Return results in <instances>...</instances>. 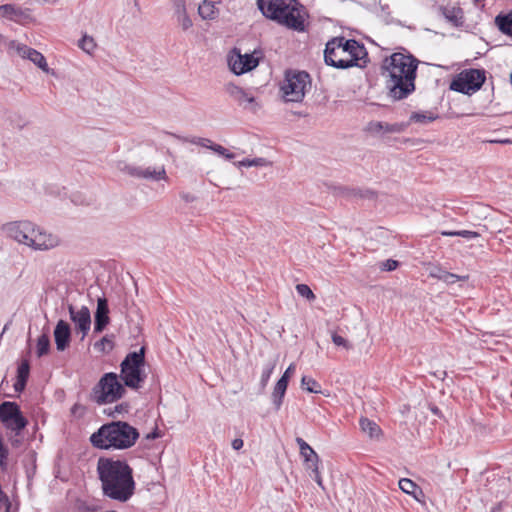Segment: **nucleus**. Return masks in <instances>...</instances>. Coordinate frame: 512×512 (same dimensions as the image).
I'll use <instances>...</instances> for the list:
<instances>
[{
	"mask_svg": "<svg viewBox=\"0 0 512 512\" xmlns=\"http://www.w3.org/2000/svg\"><path fill=\"white\" fill-rule=\"evenodd\" d=\"M97 473L103 495L124 503L134 494L135 481L133 470L127 462L100 457L97 461Z\"/></svg>",
	"mask_w": 512,
	"mask_h": 512,
	"instance_id": "nucleus-1",
	"label": "nucleus"
},
{
	"mask_svg": "<svg viewBox=\"0 0 512 512\" xmlns=\"http://www.w3.org/2000/svg\"><path fill=\"white\" fill-rule=\"evenodd\" d=\"M139 438L136 428L124 421L103 424L90 436L91 444L98 449L124 450L132 447Z\"/></svg>",
	"mask_w": 512,
	"mask_h": 512,
	"instance_id": "nucleus-2",
	"label": "nucleus"
},
{
	"mask_svg": "<svg viewBox=\"0 0 512 512\" xmlns=\"http://www.w3.org/2000/svg\"><path fill=\"white\" fill-rule=\"evenodd\" d=\"M367 55L364 45L354 39L335 37L327 42L324 51L325 63L338 69L358 66V61Z\"/></svg>",
	"mask_w": 512,
	"mask_h": 512,
	"instance_id": "nucleus-3",
	"label": "nucleus"
},
{
	"mask_svg": "<svg viewBox=\"0 0 512 512\" xmlns=\"http://www.w3.org/2000/svg\"><path fill=\"white\" fill-rule=\"evenodd\" d=\"M257 6L266 18L293 30H304V19L296 0H257Z\"/></svg>",
	"mask_w": 512,
	"mask_h": 512,
	"instance_id": "nucleus-4",
	"label": "nucleus"
},
{
	"mask_svg": "<svg viewBox=\"0 0 512 512\" xmlns=\"http://www.w3.org/2000/svg\"><path fill=\"white\" fill-rule=\"evenodd\" d=\"M125 388L118 379L117 374L105 373L93 387L90 394L92 401L99 405L113 403L123 397Z\"/></svg>",
	"mask_w": 512,
	"mask_h": 512,
	"instance_id": "nucleus-5",
	"label": "nucleus"
},
{
	"mask_svg": "<svg viewBox=\"0 0 512 512\" xmlns=\"http://www.w3.org/2000/svg\"><path fill=\"white\" fill-rule=\"evenodd\" d=\"M145 349L142 347L139 351L130 352L122 361L120 377L124 384L132 389L140 388L144 382L146 375L143 372L145 363Z\"/></svg>",
	"mask_w": 512,
	"mask_h": 512,
	"instance_id": "nucleus-6",
	"label": "nucleus"
},
{
	"mask_svg": "<svg viewBox=\"0 0 512 512\" xmlns=\"http://www.w3.org/2000/svg\"><path fill=\"white\" fill-rule=\"evenodd\" d=\"M419 60L410 53L395 52L386 57L381 66L382 77L416 76Z\"/></svg>",
	"mask_w": 512,
	"mask_h": 512,
	"instance_id": "nucleus-7",
	"label": "nucleus"
},
{
	"mask_svg": "<svg viewBox=\"0 0 512 512\" xmlns=\"http://www.w3.org/2000/svg\"><path fill=\"white\" fill-rule=\"evenodd\" d=\"M310 86L311 80L307 72L287 71L281 86L283 98L286 102H301Z\"/></svg>",
	"mask_w": 512,
	"mask_h": 512,
	"instance_id": "nucleus-8",
	"label": "nucleus"
},
{
	"mask_svg": "<svg viewBox=\"0 0 512 512\" xmlns=\"http://www.w3.org/2000/svg\"><path fill=\"white\" fill-rule=\"evenodd\" d=\"M485 72L478 69H468L461 72L451 83L450 88L463 94L478 91L485 82Z\"/></svg>",
	"mask_w": 512,
	"mask_h": 512,
	"instance_id": "nucleus-9",
	"label": "nucleus"
},
{
	"mask_svg": "<svg viewBox=\"0 0 512 512\" xmlns=\"http://www.w3.org/2000/svg\"><path fill=\"white\" fill-rule=\"evenodd\" d=\"M388 96L394 101L406 99L415 91L416 76L383 77Z\"/></svg>",
	"mask_w": 512,
	"mask_h": 512,
	"instance_id": "nucleus-10",
	"label": "nucleus"
},
{
	"mask_svg": "<svg viewBox=\"0 0 512 512\" xmlns=\"http://www.w3.org/2000/svg\"><path fill=\"white\" fill-rule=\"evenodd\" d=\"M0 421L7 429L16 433H19L27 425V420L22 415L17 403L10 401L0 404Z\"/></svg>",
	"mask_w": 512,
	"mask_h": 512,
	"instance_id": "nucleus-11",
	"label": "nucleus"
},
{
	"mask_svg": "<svg viewBox=\"0 0 512 512\" xmlns=\"http://www.w3.org/2000/svg\"><path fill=\"white\" fill-rule=\"evenodd\" d=\"M60 243L61 239L58 235L48 232L34 223L33 234H30L27 247L35 251H48L58 247Z\"/></svg>",
	"mask_w": 512,
	"mask_h": 512,
	"instance_id": "nucleus-12",
	"label": "nucleus"
},
{
	"mask_svg": "<svg viewBox=\"0 0 512 512\" xmlns=\"http://www.w3.org/2000/svg\"><path fill=\"white\" fill-rule=\"evenodd\" d=\"M34 223L28 220L11 221L1 226V231L10 239L27 246Z\"/></svg>",
	"mask_w": 512,
	"mask_h": 512,
	"instance_id": "nucleus-13",
	"label": "nucleus"
},
{
	"mask_svg": "<svg viewBox=\"0 0 512 512\" xmlns=\"http://www.w3.org/2000/svg\"><path fill=\"white\" fill-rule=\"evenodd\" d=\"M119 170L131 177L153 181L166 180L167 174L164 166L159 169L153 167H142L124 163Z\"/></svg>",
	"mask_w": 512,
	"mask_h": 512,
	"instance_id": "nucleus-14",
	"label": "nucleus"
},
{
	"mask_svg": "<svg viewBox=\"0 0 512 512\" xmlns=\"http://www.w3.org/2000/svg\"><path fill=\"white\" fill-rule=\"evenodd\" d=\"M228 63L233 73L241 75L256 68L258 59L253 54H241L239 50L234 49L229 56Z\"/></svg>",
	"mask_w": 512,
	"mask_h": 512,
	"instance_id": "nucleus-15",
	"label": "nucleus"
},
{
	"mask_svg": "<svg viewBox=\"0 0 512 512\" xmlns=\"http://www.w3.org/2000/svg\"><path fill=\"white\" fill-rule=\"evenodd\" d=\"M225 91L234 101L250 112L255 113L260 108L252 94L233 83H228L225 86Z\"/></svg>",
	"mask_w": 512,
	"mask_h": 512,
	"instance_id": "nucleus-16",
	"label": "nucleus"
},
{
	"mask_svg": "<svg viewBox=\"0 0 512 512\" xmlns=\"http://www.w3.org/2000/svg\"><path fill=\"white\" fill-rule=\"evenodd\" d=\"M68 311L70 319L75 325V329L77 332L82 334L81 339H84L91 327V315L89 309L86 306H82L77 309L72 304H69Z\"/></svg>",
	"mask_w": 512,
	"mask_h": 512,
	"instance_id": "nucleus-17",
	"label": "nucleus"
},
{
	"mask_svg": "<svg viewBox=\"0 0 512 512\" xmlns=\"http://www.w3.org/2000/svg\"><path fill=\"white\" fill-rule=\"evenodd\" d=\"M11 47H15L17 53L24 59H28L33 62L38 68L44 72H49V67L45 57L39 51L28 47L27 45L19 44L16 42L11 43Z\"/></svg>",
	"mask_w": 512,
	"mask_h": 512,
	"instance_id": "nucleus-18",
	"label": "nucleus"
},
{
	"mask_svg": "<svg viewBox=\"0 0 512 512\" xmlns=\"http://www.w3.org/2000/svg\"><path fill=\"white\" fill-rule=\"evenodd\" d=\"M109 307L106 298H98L94 315V332L101 333L109 324Z\"/></svg>",
	"mask_w": 512,
	"mask_h": 512,
	"instance_id": "nucleus-19",
	"label": "nucleus"
},
{
	"mask_svg": "<svg viewBox=\"0 0 512 512\" xmlns=\"http://www.w3.org/2000/svg\"><path fill=\"white\" fill-rule=\"evenodd\" d=\"M53 334L58 351H64L69 347L71 340V327L66 321L59 320Z\"/></svg>",
	"mask_w": 512,
	"mask_h": 512,
	"instance_id": "nucleus-20",
	"label": "nucleus"
},
{
	"mask_svg": "<svg viewBox=\"0 0 512 512\" xmlns=\"http://www.w3.org/2000/svg\"><path fill=\"white\" fill-rule=\"evenodd\" d=\"M0 17H5L12 21H19L29 17V10H23L13 4H4L0 6Z\"/></svg>",
	"mask_w": 512,
	"mask_h": 512,
	"instance_id": "nucleus-21",
	"label": "nucleus"
},
{
	"mask_svg": "<svg viewBox=\"0 0 512 512\" xmlns=\"http://www.w3.org/2000/svg\"><path fill=\"white\" fill-rule=\"evenodd\" d=\"M439 11L444 18L454 26H460L463 24L464 13L460 7L440 6Z\"/></svg>",
	"mask_w": 512,
	"mask_h": 512,
	"instance_id": "nucleus-22",
	"label": "nucleus"
},
{
	"mask_svg": "<svg viewBox=\"0 0 512 512\" xmlns=\"http://www.w3.org/2000/svg\"><path fill=\"white\" fill-rule=\"evenodd\" d=\"M296 443L299 446L300 455L304 458L307 468L309 466H315L319 463V457L313 448L306 443L302 438L297 437Z\"/></svg>",
	"mask_w": 512,
	"mask_h": 512,
	"instance_id": "nucleus-23",
	"label": "nucleus"
},
{
	"mask_svg": "<svg viewBox=\"0 0 512 512\" xmlns=\"http://www.w3.org/2000/svg\"><path fill=\"white\" fill-rule=\"evenodd\" d=\"M220 0H204L198 6V14L203 20H213L218 16L219 10L217 5L220 4Z\"/></svg>",
	"mask_w": 512,
	"mask_h": 512,
	"instance_id": "nucleus-24",
	"label": "nucleus"
},
{
	"mask_svg": "<svg viewBox=\"0 0 512 512\" xmlns=\"http://www.w3.org/2000/svg\"><path fill=\"white\" fill-rule=\"evenodd\" d=\"M30 365L27 360L21 362L17 369V381L14 384V389L17 392H21L24 390L26 386V382L29 377Z\"/></svg>",
	"mask_w": 512,
	"mask_h": 512,
	"instance_id": "nucleus-25",
	"label": "nucleus"
},
{
	"mask_svg": "<svg viewBox=\"0 0 512 512\" xmlns=\"http://www.w3.org/2000/svg\"><path fill=\"white\" fill-rule=\"evenodd\" d=\"M399 488L406 494L412 495L416 500L419 501V497L423 496L421 488L412 480L408 478H402L399 480Z\"/></svg>",
	"mask_w": 512,
	"mask_h": 512,
	"instance_id": "nucleus-26",
	"label": "nucleus"
},
{
	"mask_svg": "<svg viewBox=\"0 0 512 512\" xmlns=\"http://www.w3.org/2000/svg\"><path fill=\"white\" fill-rule=\"evenodd\" d=\"M288 382L285 378H280L272 393V400L275 405V408L278 410L282 405V400L284 398L285 392L287 390Z\"/></svg>",
	"mask_w": 512,
	"mask_h": 512,
	"instance_id": "nucleus-27",
	"label": "nucleus"
},
{
	"mask_svg": "<svg viewBox=\"0 0 512 512\" xmlns=\"http://www.w3.org/2000/svg\"><path fill=\"white\" fill-rule=\"evenodd\" d=\"M495 23L503 34L512 38V12L506 15H498L495 18Z\"/></svg>",
	"mask_w": 512,
	"mask_h": 512,
	"instance_id": "nucleus-28",
	"label": "nucleus"
},
{
	"mask_svg": "<svg viewBox=\"0 0 512 512\" xmlns=\"http://www.w3.org/2000/svg\"><path fill=\"white\" fill-rule=\"evenodd\" d=\"M359 424H360L361 430L364 433L368 434V436L370 438H378L379 437V435L381 433V429L374 421H371L368 418H361L359 421Z\"/></svg>",
	"mask_w": 512,
	"mask_h": 512,
	"instance_id": "nucleus-29",
	"label": "nucleus"
},
{
	"mask_svg": "<svg viewBox=\"0 0 512 512\" xmlns=\"http://www.w3.org/2000/svg\"><path fill=\"white\" fill-rule=\"evenodd\" d=\"M50 350V338L47 334H42L37 341V356L42 357Z\"/></svg>",
	"mask_w": 512,
	"mask_h": 512,
	"instance_id": "nucleus-30",
	"label": "nucleus"
},
{
	"mask_svg": "<svg viewBox=\"0 0 512 512\" xmlns=\"http://www.w3.org/2000/svg\"><path fill=\"white\" fill-rule=\"evenodd\" d=\"M301 387L310 393H321L319 383L314 379L306 376H303L301 379Z\"/></svg>",
	"mask_w": 512,
	"mask_h": 512,
	"instance_id": "nucleus-31",
	"label": "nucleus"
},
{
	"mask_svg": "<svg viewBox=\"0 0 512 512\" xmlns=\"http://www.w3.org/2000/svg\"><path fill=\"white\" fill-rule=\"evenodd\" d=\"M435 119H436L435 115H433L432 113H427V112H414L410 116V120L412 122L422 123V124L431 122Z\"/></svg>",
	"mask_w": 512,
	"mask_h": 512,
	"instance_id": "nucleus-32",
	"label": "nucleus"
},
{
	"mask_svg": "<svg viewBox=\"0 0 512 512\" xmlns=\"http://www.w3.org/2000/svg\"><path fill=\"white\" fill-rule=\"evenodd\" d=\"M441 235L443 236H460L466 239L478 238L480 234L475 231L470 230H459V231H442Z\"/></svg>",
	"mask_w": 512,
	"mask_h": 512,
	"instance_id": "nucleus-33",
	"label": "nucleus"
},
{
	"mask_svg": "<svg viewBox=\"0 0 512 512\" xmlns=\"http://www.w3.org/2000/svg\"><path fill=\"white\" fill-rule=\"evenodd\" d=\"M239 165L244 167H265L271 165V163L267 159L259 157L254 159H244L239 162Z\"/></svg>",
	"mask_w": 512,
	"mask_h": 512,
	"instance_id": "nucleus-34",
	"label": "nucleus"
},
{
	"mask_svg": "<svg viewBox=\"0 0 512 512\" xmlns=\"http://www.w3.org/2000/svg\"><path fill=\"white\" fill-rule=\"evenodd\" d=\"M78 46L86 53L91 54L96 47V43L92 37L84 35L79 40Z\"/></svg>",
	"mask_w": 512,
	"mask_h": 512,
	"instance_id": "nucleus-35",
	"label": "nucleus"
},
{
	"mask_svg": "<svg viewBox=\"0 0 512 512\" xmlns=\"http://www.w3.org/2000/svg\"><path fill=\"white\" fill-rule=\"evenodd\" d=\"M275 366H276V362L273 360V361H269L263 368V371L261 374V380H260L262 387H265L267 385Z\"/></svg>",
	"mask_w": 512,
	"mask_h": 512,
	"instance_id": "nucleus-36",
	"label": "nucleus"
},
{
	"mask_svg": "<svg viewBox=\"0 0 512 512\" xmlns=\"http://www.w3.org/2000/svg\"><path fill=\"white\" fill-rule=\"evenodd\" d=\"M177 23L180 25L182 30L186 31L193 26V22L189 17L187 10L175 15Z\"/></svg>",
	"mask_w": 512,
	"mask_h": 512,
	"instance_id": "nucleus-37",
	"label": "nucleus"
},
{
	"mask_svg": "<svg viewBox=\"0 0 512 512\" xmlns=\"http://www.w3.org/2000/svg\"><path fill=\"white\" fill-rule=\"evenodd\" d=\"M95 349L106 352L113 349V342L109 336H104L94 345Z\"/></svg>",
	"mask_w": 512,
	"mask_h": 512,
	"instance_id": "nucleus-38",
	"label": "nucleus"
},
{
	"mask_svg": "<svg viewBox=\"0 0 512 512\" xmlns=\"http://www.w3.org/2000/svg\"><path fill=\"white\" fill-rule=\"evenodd\" d=\"M296 291L300 296L306 298L309 301H312L315 299V294L310 289V287L306 284H297Z\"/></svg>",
	"mask_w": 512,
	"mask_h": 512,
	"instance_id": "nucleus-39",
	"label": "nucleus"
},
{
	"mask_svg": "<svg viewBox=\"0 0 512 512\" xmlns=\"http://www.w3.org/2000/svg\"><path fill=\"white\" fill-rule=\"evenodd\" d=\"M467 279H468V276H459V275L450 273L448 271L445 274H443V276L441 277V281H443L444 283H446L448 285H452V284L456 283L457 281H465Z\"/></svg>",
	"mask_w": 512,
	"mask_h": 512,
	"instance_id": "nucleus-40",
	"label": "nucleus"
},
{
	"mask_svg": "<svg viewBox=\"0 0 512 512\" xmlns=\"http://www.w3.org/2000/svg\"><path fill=\"white\" fill-rule=\"evenodd\" d=\"M331 338L336 346L343 347L346 350H350L352 348V345L349 343V341L337 333H333Z\"/></svg>",
	"mask_w": 512,
	"mask_h": 512,
	"instance_id": "nucleus-41",
	"label": "nucleus"
},
{
	"mask_svg": "<svg viewBox=\"0 0 512 512\" xmlns=\"http://www.w3.org/2000/svg\"><path fill=\"white\" fill-rule=\"evenodd\" d=\"M211 150L214 151L215 153H217L218 155L223 156L226 159L234 158L233 153L229 152L225 147H223L219 144H214L213 146H211Z\"/></svg>",
	"mask_w": 512,
	"mask_h": 512,
	"instance_id": "nucleus-42",
	"label": "nucleus"
},
{
	"mask_svg": "<svg viewBox=\"0 0 512 512\" xmlns=\"http://www.w3.org/2000/svg\"><path fill=\"white\" fill-rule=\"evenodd\" d=\"M188 141L190 143H192V144H195V145H198V146H201V147H205V148H208V149H211V146H213L215 144L210 139H208V138H201V137H193L192 139H190Z\"/></svg>",
	"mask_w": 512,
	"mask_h": 512,
	"instance_id": "nucleus-43",
	"label": "nucleus"
},
{
	"mask_svg": "<svg viewBox=\"0 0 512 512\" xmlns=\"http://www.w3.org/2000/svg\"><path fill=\"white\" fill-rule=\"evenodd\" d=\"M174 16L186 11V1L185 0H172Z\"/></svg>",
	"mask_w": 512,
	"mask_h": 512,
	"instance_id": "nucleus-44",
	"label": "nucleus"
},
{
	"mask_svg": "<svg viewBox=\"0 0 512 512\" xmlns=\"http://www.w3.org/2000/svg\"><path fill=\"white\" fill-rule=\"evenodd\" d=\"M384 128V122L372 121L368 124L367 130L371 133H380Z\"/></svg>",
	"mask_w": 512,
	"mask_h": 512,
	"instance_id": "nucleus-45",
	"label": "nucleus"
},
{
	"mask_svg": "<svg viewBox=\"0 0 512 512\" xmlns=\"http://www.w3.org/2000/svg\"><path fill=\"white\" fill-rule=\"evenodd\" d=\"M308 469H311L312 474L311 477L315 480V482L321 487H323L322 478L319 473L318 464H315V466H309Z\"/></svg>",
	"mask_w": 512,
	"mask_h": 512,
	"instance_id": "nucleus-46",
	"label": "nucleus"
},
{
	"mask_svg": "<svg viewBox=\"0 0 512 512\" xmlns=\"http://www.w3.org/2000/svg\"><path fill=\"white\" fill-rule=\"evenodd\" d=\"M397 266L398 261L392 259H388L381 263V269L384 271H393L397 268Z\"/></svg>",
	"mask_w": 512,
	"mask_h": 512,
	"instance_id": "nucleus-47",
	"label": "nucleus"
},
{
	"mask_svg": "<svg viewBox=\"0 0 512 512\" xmlns=\"http://www.w3.org/2000/svg\"><path fill=\"white\" fill-rule=\"evenodd\" d=\"M447 271L441 269V268H435L433 270L430 271V276L433 277V278H436L438 280H441V277L443 276V274H445Z\"/></svg>",
	"mask_w": 512,
	"mask_h": 512,
	"instance_id": "nucleus-48",
	"label": "nucleus"
},
{
	"mask_svg": "<svg viewBox=\"0 0 512 512\" xmlns=\"http://www.w3.org/2000/svg\"><path fill=\"white\" fill-rule=\"evenodd\" d=\"M180 197L186 203H191V202H194L196 200V196L191 194V193H188V192H182L180 194Z\"/></svg>",
	"mask_w": 512,
	"mask_h": 512,
	"instance_id": "nucleus-49",
	"label": "nucleus"
},
{
	"mask_svg": "<svg viewBox=\"0 0 512 512\" xmlns=\"http://www.w3.org/2000/svg\"><path fill=\"white\" fill-rule=\"evenodd\" d=\"M128 411V405L127 404H119L115 406V411L110 413V415L114 416L115 413L122 414L123 412Z\"/></svg>",
	"mask_w": 512,
	"mask_h": 512,
	"instance_id": "nucleus-50",
	"label": "nucleus"
},
{
	"mask_svg": "<svg viewBox=\"0 0 512 512\" xmlns=\"http://www.w3.org/2000/svg\"><path fill=\"white\" fill-rule=\"evenodd\" d=\"M294 371H295V365L294 364H290L289 367L286 369V371L284 372V374L282 375L281 378H285L287 380V382H288L290 376L294 373Z\"/></svg>",
	"mask_w": 512,
	"mask_h": 512,
	"instance_id": "nucleus-51",
	"label": "nucleus"
},
{
	"mask_svg": "<svg viewBox=\"0 0 512 512\" xmlns=\"http://www.w3.org/2000/svg\"><path fill=\"white\" fill-rule=\"evenodd\" d=\"M243 444H244V443H243V440H242V439H240V438H236V439H234V440L232 441V447H233V449H235V450H239V449H241V448L243 447Z\"/></svg>",
	"mask_w": 512,
	"mask_h": 512,
	"instance_id": "nucleus-52",
	"label": "nucleus"
},
{
	"mask_svg": "<svg viewBox=\"0 0 512 512\" xmlns=\"http://www.w3.org/2000/svg\"><path fill=\"white\" fill-rule=\"evenodd\" d=\"M401 130L402 128L399 124H391V127H389V133L400 132Z\"/></svg>",
	"mask_w": 512,
	"mask_h": 512,
	"instance_id": "nucleus-53",
	"label": "nucleus"
},
{
	"mask_svg": "<svg viewBox=\"0 0 512 512\" xmlns=\"http://www.w3.org/2000/svg\"><path fill=\"white\" fill-rule=\"evenodd\" d=\"M2 505L5 506V512H16L15 510H12V504L9 501V498H7V502H4Z\"/></svg>",
	"mask_w": 512,
	"mask_h": 512,
	"instance_id": "nucleus-54",
	"label": "nucleus"
},
{
	"mask_svg": "<svg viewBox=\"0 0 512 512\" xmlns=\"http://www.w3.org/2000/svg\"><path fill=\"white\" fill-rule=\"evenodd\" d=\"M430 410H431V411H432V413H433V414H435V415H439V413H440L439 408H438V407H436V406H431V407H430Z\"/></svg>",
	"mask_w": 512,
	"mask_h": 512,
	"instance_id": "nucleus-55",
	"label": "nucleus"
},
{
	"mask_svg": "<svg viewBox=\"0 0 512 512\" xmlns=\"http://www.w3.org/2000/svg\"><path fill=\"white\" fill-rule=\"evenodd\" d=\"M389 127H391V124H388V123H384V128L382 131L386 132V133H389Z\"/></svg>",
	"mask_w": 512,
	"mask_h": 512,
	"instance_id": "nucleus-56",
	"label": "nucleus"
},
{
	"mask_svg": "<svg viewBox=\"0 0 512 512\" xmlns=\"http://www.w3.org/2000/svg\"><path fill=\"white\" fill-rule=\"evenodd\" d=\"M492 512H500V506L493 508Z\"/></svg>",
	"mask_w": 512,
	"mask_h": 512,
	"instance_id": "nucleus-57",
	"label": "nucleus"
},
{
	"mask_svg": "<svg viewBox=\"0 0 512 512\" xmlns=\"http://www.w3.org/2000/svg\"><path fill=\"white\" fill-rule=\"evenodd\" d=\"M156 435L155 434H152V435H148V438H155Z\"/></svg>",
	"mask_w": 512,
	"mask_h": 512,
	"instance_id": "nucleus-58",
	"label": "nucleus"
}]
</instances>
